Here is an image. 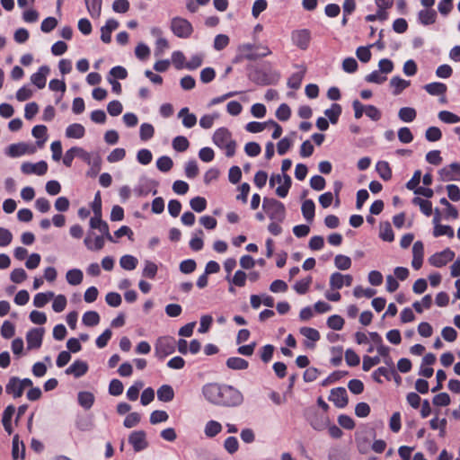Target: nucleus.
<instances>
[{
	"instance_id": "nucleus-1",
	"label": "nucleus",
	"mask_w": 460,
	"mask_h": 460,
	"mask_svg": "<svg viewBox=\"0 0 460 460\" xmlns=\"http://www.w3.org/2000/svg\"><path fill=\"white\" fill-rule=\"evenodd\" d=\"M202 393L209 402L218 406L237 407L243 402V394L232 385L207 384Z\"/></svg>"
},
{
	"instance_id": "nucleus-2",
	"label": "nucleus",
	"mask_w": 460,
	"mask_h": 460,
	"mask_svg": "<svg viewBox=\"0 0 460 460\" xmlns=\"http://www.w3.org/2000/svg\"><path fill=\"white\" fill-rule=\"evenodd\" d=\"M213 142L221 149L226 150V155L231 157L235 153L236 142L232 138L230 131L226 128L217 129L213 135Z\"/></svg>"
},
{
	"instance_id": "nucleus-3",
	"label": "nucleus",
	"mask_w": 460,
	"mask_h": 460,
	"mask_svg": "<svg viewBox=\"0 0 460 460\" xmlns=\"http://www.w3.org/2000/svg\"><path fill=\"white\" fill-rule=\"evenodd\" d=\"M262 208L272 220L282 221L285 218V206L275 199L264 198L262 201Z\"/></svg>"
},
{
	"instance_id": "nucleus-4",
	"label": "nucleus",
	"mask_w": 460,
	"mask_h": 460,
	"mask_svg": "<svg viewBox=\"0 0 460 460\" xmlns=\"http://www.w3.org/2000/svg\"><path fill=\"white\" fill-rule=\"evenodd\" d=\"M171 30L173 34L181 39H188L193 32L191 23L181 17H174L171 20Z\"/></svg>"
},
{
	"instance_id": "nucleus-5",
	"label": "nucleus",
	"mask_w": 460,
	"mask_h": 460,
	"mask_svg": "<svg viewBox=\"0 0 460 460\" xmlns=\"http://www.w3.org/2000/svg\"><path fill=\"white\" fill-rule=\"evenodd\" d=\"M276 183L279 184L276 189V194L279 198H285L291 187L292 181L290 176L286 173L283 175L273 174L270 179V186L274 187Z\"/></svg>"
},
{
	"instance_id": "nucleus-6",
	"label": "nucleus",
	"mask_w": 460,
	"mask_h": 460,
	"mask_svg": "<svg viewBox=\"0 0 460 460\" xmlns=\"http://www.w3.org/2000/svg\"><path fill=\"white\" fill-rule=\"evenodd\" d=\"M155 355L164 358L175 350V340L172 337H160L155 346Z\"/></svg>"
},
{
	"instance_id": "nucleus-7",
	"label": "nucleus",
	"mask_w": 460,
	"mask_h": 460,
	"mask_svg": "<svg viewBox=\"0 0 460 460\" xmlns=\"http://www.w3.org/2000/svg\"><path fill=\"white\" fill-rule=\"evenodd\" d=\"M291 40L298 49L305 50L310 44L311 32L307 29L295 30L291 32Z\"/></svg>"
},
{
	"instance_id": "nucleus-8",
	"label": "nucleus",
	"mask_w": 460,
	"mask_h": 460,
	"mask_svg": "<svg viewBox=\"0 0 460 460\" xmlns=\"http://www.w3.org/2000/svg\"><path fill=\"white\" fill-rule=\"evenodd\" d=\"M280 75L278 72L267 73L262 70H256L251 76L252 80L260 85H269L276 84Z\"/></svg>"
},
{
	"instance_id": "nucleus-9",
	"label": "nucleus",
	"mask_w": 460,
	"mask_h": 460,
	"mask_svg": "<svg viewBox=\"0 0 460 460\" xmlns=\"http://www.w3.org/2000/svg\"><path fill=\"white\" fill-rule=\"evenodd\" d=\"M455 258V252L449 248L445 249L440 252H437L429 258V262L437 268H441L447 265Z\"/></svg>"
},
{
	"instance_id": "nucleus-10",
	"label": "nucleus",
	"mask_w": 460,
	"mask_h": 460,
	"mask_svg": "<svg viewBox=\"0 0 460 460\" xmlns=\"http://www.w3.org/2000/svg\"><path fill=\"white\" fill-rule=\"evenodd\" d=\"M43 335V328H33L30 330L26 335L28 349H39L41 346Z\"/></svg>"
},
{
	"instance_id": "nucleus-11",
	"label": "nucleus",
	"mask_w": 460,
	"mask_h": 460,
	"mask_svg": "<svg viewBox=\"0 0 460 460\" xmlns=\"http://www.w3.org/2000/svg\"><path fill=\"white\" fill-rule=\"evenodd\" d=\"M353 278L351 275H343L340 272H334L330 277V287L333 290L341 289L343 286H351Z\"/></svg>"
},
{
	"instance_id": "nucleus-12",
	"label": "nucleus",
	"mask_w": 460,
	"mask_h": 460,
	"mask_svg": "<svg viewBox=\"0 0 460 460\" xmlns=\"http://www.w3.org/2000/svg\"><path fill=\"white\" fill-rule=\"evenodd\" d=\"M442 181H460V164L452 163L439 171Z\"/></svg>"
},
{
	"instance_id": "nucleus-13",
	"label": "nucleus",
	"mask_w": 460,
	"mask_h": 460,
	"mask_svg": "<svg viewBox=\"0 0 460 460\" xmlns=\"http://www.w3.org/2000/svg\"><path fill=\"white\" fill-rule=\"evenodd\" d=\"M21 170L24 174L44 175L48 171V164L45 161H40L36 164L23 163Z\"/></svg>"
},
{
	"instance_id": "nucleus-14",
	"label": "nucleus",
	"mask_w": 460,
	"mask_h": 460,
	"mask_svg": "<svg viewBox=\"0 0 460 460\" xmlns=\"http://www.w3.org/2000/svg\"><path fill=\"white\" fill-rule=\"evenodd\" d=\"M90 226L92 229L99 230L105 236V238L108 241L112 242V243L115 242V240L113 239L112 235L110 233L108 224L102 219V215H100V216L94 215L90 219Z\"/></svg>"
},
{
	"instance_id": "nucleus-15",
	"label": "nucleus",
	"mask_w": 460,
	"mask_h": 460,
	"mask_svg": "<svg viewBox=\"0 0 460 460\" xmlns=\"http://www.w3.org/2000/svg\"><path fill=\"white\" fill-rule=\"evenodd\" d=\"M329 400L332 402L336 407L344 408L349 402L346 389L343 387L332 389Z\"/></svg>"
},
{
	"instance_id": "nucleus-16",
	"label": "nucleus",
	"mask_w": 460,
	"mask_h": 460,
	"mask_svg": "<svg viewBox=\"0 0 460 460\" xmlns=\"http://www.w3.org/2000/svg\"><path fill=\"white\" fill-rule=\"evenodd\" d=\"M128 442L133 446L137 452L141 451L147 447L146 433L142 430L132 432L129 435Z\"/></svg>"
},
{
	"instance_id": "nucleus-17",
	"label": "nucleus",
	"mask_w": 460,
	"mask_h": 460,
	"mask_svg": "<svg viewBox=\"0 0 460 460\" xmlns=\"http://www.w3.org/2000/svg\"><path fill=\"white\" fill-rule=\"evenodd\" d=\"M34 149L30 148V146L25 143H18L12 144L8 146L6 150V155L11 157H18L22 156L27 153H33Z\"/></svg>"
},
{
	"instance_id": "nucleus-18",
	"label": "nucleus",
	"mask_w": 460,
	"mask_h": 460,
	"mask_svg": "<svg viewBox=\"0 0 460 460\" xmlns=\"http://www.w3.org/2000/svg\"><path fill=\"white\" fill-rule=\"evenodd\" d=\"M49 73V67L42 66L39 68L37 73H34L31 77V83L35 84L39 89H42L46 85L47 75Z\"/></svg>"
},
{
	"instance_id": "nucleus-19",
	"label": "nucleus",
	"mask_w": 460,
	"mask_h": 460,
	"mask_svg": "<svg viewBox=\"0 0 460 460\" xmlns=\"http://www.w3.org/2000/svg\"><path fill=\"white\" fill-rule=\"evenodd\" d=\"M5 392L12 394L13 398H19L22 395L23 390L18 377H11L5 386Z\"/></svg>"
},
{
	"instance_id": "nucleus-20",
	"label": "nucleus",
	"mask_w": 460,
	"mask_h": 460,
	"mask_svg": "<svg viewBox=\"0 0 460 460\" xmlns=\"http://www.w3.org/2000/svg\"><path fill=\"white\" fill-rule=\"evenodd\" d=\"M104 238L105 236L98 235L93 239V233L89 232L84 239V244L89 250L99 251L102 250L104 246Z\"/></svg>"
},
{
	"instance_id": "nucleus-21",
	"label": "nucleus",
	"mask_w": 460,
	"mask_h": 460,
	"mask_svg": "<svg viewBox=\"0 0 460 460\" xmlns=\"http://www.w3.org/2000/svg\"><path fill=\"white\" fill-rule=\"evenodd\" d=\"M88 370V365L82 360H75L69 367L66 368L67 375H73L75 377L84 376Z\"/></svg>"
},
{
	"instance_id": "nucleus-22",
	"label": "nucleus",
	"mask_w": 460,
	"mask_h": 460,
	"mask_svg": "<svg viewBox=\"0 0 460 460\" xmlns=\"http://www.w3.org/2000/svg\"><path fill=\"white\" fill-rule=\"evenodd\" d=\"M178 117L181 118L182 125L187 128L194 127L197 123L196 115L190 113L189 108L187 107L181 109V111L178 113Z\"/></svg>"
},
{
	"instance_id": "nucleus-23",
	"label": "nucleus",
	"mask_w": 460,
	"mask_h": 460,
	"mask_svg": "<svg viewBox=\"0 0 460 460\" xmlns=\"http://www.w3.org/2000/svg\"><path fill=\"white\" fill-rule=\"evenodd\" d=\"M418 18L423 25L433 24L437 19V12L434 9H423L419 12Z\"/></svg>"
},
{
	"instance_id": "nucleus-24",
	"label": "nucleus",
	"mask_w": 460,
	"mask_h": 460,
	"mask_svg": "<svg viewBox=\"0 0 460 460\" xmlns=\"http://www.w3.org/2000/svg\"><path fill=\"white\" fill-rule=\"evenodd\" d=\"M392 375H396L394 368H387L385 367H380L375 370L372 374L373 379L377 383H382L381 376L385 377L387 380H391Z\"/></svg>"
},
{
	"instance_id": "nucleus-25",
	"label": "nucleus",
	"mask_w": 460,
	"mask_h": 460,
	"mask_svg": "<svg viewBox=\"0 0 460 460\" xmlns=\"http://www.w3.org/2000/svg\"><path fill=\"white\" fill-rule=\"evenodd\" d=\"M84 133V126L79 123L71 124L66 129V136L69 138H82Z\"/></svg>"
},
{
	"instance_id": "nucleus-26",
	"label": "nucleus",
	"mask_w": 460,
	"mask_h": 460,
	"mask_svg": "<svg viewBox=\"0 0 460 460\" xmlns=\"http://www.w3.org/2000/svg\"><path fill=\"white\" fill-rule=\"evenodd\" d=\"M409 85L410 81L402 79L399 76H394L390 80V86L393 88V93L394 95L400 94Z\"/></svg>"
},
{
	"instance_id": "nucleus-27",
	"label": "nucleus",
	"mask_w": 460,
	"mask_h": 460,
	"mask_svg": "<svg viewBox=\"0 0 460 460\" xmlns=\"http://www.w3.org/2000/svg\"><path fill=\"white\" fill-rule=\"evenodd\" d=\"M379 237L385 242H392L394 234L389 222H382L379 226Z\"/></svg>"
},
{
	"instance_id": "nucleus-28",
	"label": "nucleus",
	"mask_w": 460,
	"mask_h": 460,
	"mask_svg": "<svg viewBox=\"0 0 460 460\" xmlns=\"http://www.w3.org/2000/svg\"><path fill=\"white\" fill-rule=\"evenodd\" d=\"M174 397V391L169 385H164L157 390V398L161 402H171Z\"/></svg>"
},
{
	"instance_id": "nucleus-29",
	"label": "nucleus",
	"mask_w": 460,
	"mask_h": 460,
	"mask_svg": "<svg viewBox=\"0 0 460 460\" xmlns=\"http://www.w3.org/2000/svg\"><path fill=\"white\" fill-rule=\"evenodd\" d=\"M47 127L44 125H37L32 128V136L38 139L37 145L42 147L47 140Z\"/></svg>"
},
{
	"instance_id": "nucleus-30",
	"label": "nucleus",
	"mask_w": 460,
	"mask_h": 460,
	"mask_svg": "<svg viewBox=\"0 0 460 460\" xmlns=\"http://www.w3.org/2000/svg\"><path fill=\"white\" fill-rule=\"evenodd\" d=\"M424 89L430 95H443L447 90V87L445 84L439 82H434L428 84L424 86Z\"/></svg>"
},
{
	"instance_id": "nucleus-31",
	"label": "nucleus",
	"mask_w": 460,
	"mask_h": 460,
	"mask_svg": "<svg viewBox=\"0 0 460 460\" xmlns=\"http://www.w3.org/2000/svg\"><path fill=\"white\" fill-rule=\"evenodd\" d=\"M89 14L93 18H99L102 12V0H84Z\"/></svg>"
},
{
	"instance_id": "nucleus-32",
	"label": "nucleus",
	"mask_w": 460,
	"mask_h": 460,
	"mask_svg": "<svg viewBox=\"0 0 460 460\" xmlns=\"http://www.w3.org/2000/svg\"><path fill=\"white\" fill-rule=\"evenodd\" d=\"M226 366L234 370H243L248 367L249 363L242 358L232 357L226 360Z\"/></svg>"
},
{
	"instance_id": "nucleus-33",
	"label": "nucleus",
	"mask_w": 460,
	"mask_h": 460,
	"mask_svg": "<svg viewBox=\"0 0 460 460\" xmlns=\"http://www.w3.org/2000/svg\"><path fill=\"white\" fill-rule=\"evenodd\" d=\"M222 430V425L216 420H209L206 423L204 433L208 438H214Z\"/></svg>"
},
{
	"instance_id": "nucleus-34",
	"label": "nucleus",
	"mask_w": 460,
	"mask_h": 460,
	"mask_svg": "<svg viewBox=\"0 0 460 460\" xmlns=\"http://www.w3.org/2000/svg\"><path fill=\"white\" fill-rule=\"evenodd\" d=\"M83 271L78 269L69 270L66 272V281L72 286H77L83 281Z\"/></svg>"
},
{
	"instance_id": "nucleus-35",
	"label": "nucleus",
	"mask_w": 460,
	"mask_h": 460,
	"mask_svg": "<svg viewBox=\"0 0 460 460\" xmlns=\"http://www.w3.org/2000/svg\"><path fill=\"white\" fill-rule=\"evenodd\" d=\"M376 169L384 181H389L392 178V170L387 162L379 161L376 165Z\"/></svg>"
},
{
	"instance_id": "nucleus-36",
	"label": "nucleus",
	"mask_w": 460,
	"mask_h": 460,
	"mask_svg": "<svg viewBox=\"0 0 460 460\" xmlns=\"http://www.w3.org/2000/svg\"><path fill=\"white\" fill-rule=\"evenodd\" d=\"M314 208L315 206L312 199H306L302 204V214L308 222H312L314 217Z\"/></svg>"
},
{
	"instance_id": "nucleus-37",
	"label": "nucleus",
	"mask_w": 460,
	"mask_h": 460,
	"mask_svg": "<svg viewBox=\"0 0 460 460\" xmlns=\"http://www.w3.org/2000/svg\"><path fill=\"white\" fill-rule=\"evenodd\" d=\"M21 447V458L23 459L25 456V446L23 442L19 441V436L15 435L13 438L12 445V456L14 460L19 458V452Z\"/></svg>"
},
{
	"instance_id": "nucleus-38",
	"label": "nucleus",
	"mask_w": 460,
	"mask_h": 460,
	"mask_svg": "<svg viewBox=\"0 0 460 460\" xmlns=\"http://www.w3.org/2000/svg\"><path fill=\"white\" fill-rule=\"evenodd\" d=\"M94 402V396L90 392H80L78 394V402L84 409H90Z\"/></svg>"
},
{
	"instance_id": "nucleus-39",
	"label": "nucleus",
	"mask_w": 460,
	"mask_h": 460,
	"mask_svg": "<svg viewBox=\"0 0 460 460\" xmlns=\"http://www.w3.org/2000/svg\"><path fill=\"white\" fill-rule=\"evenodd\" d=\"M76 156L80 157L83 161L87 163L89 165H94L98 167L99 155L92 156L90 153L86 152L81 147H77Z\"/></svg>"
},
{
	"instance_id": "nucleus-40",
	"label": "nucleus",
	"mask_w": 460,
	"mask_h": 460,
	"mask_svg": "<svg viewBox=\"0 0 460 460\" xmlns=\"http://www.w3.org/2000/svg\"><path fill=\"white\" fill-rule=\"evenodd\" d=\"M271 54V50L267 46H257L255 53H246L245 58L248 60H255L264 58Z\"/></svg>"
},
{
	"instance_id": "nucleus-41",
	"label": "nucleus",
	"mask_w": 460,
	"mask_h": 460,
	"mask_svg": "<svg viewBox=\"0 0 460 460\" xmlns=\"http://www.w3.org/2000/svg\"><path fill=\"white\" fill-rule=\"evenodd\" d=\"M416 111L415 109L413 108H411V107H403L402 109H400L399 112H398V117L400 118L401 120L404 121V122H411L415 119L416 118Z\"/></svg>"
},
{
	"instance_id": "nucleus-42",
	"label": "nucleus",
	"mask_w": 460,
	"mask_h": 460,
	"mask_svg": "<svg viewBox=\"0 0 460 460\" xmlns=\"http://www.w3.org/2000/svg\"><path fill=\"white\" fill-rule=\"evenodd\" d=\"M351 259L349 256L338 254L334 258V265L341 270H349L351 267Z\"/></svg>"
},
{
	"instance_id": "nucleus-43",
	"label": "nucleus",
	"mask_w": 460,
	"mask_h": 460,
	"mask_svg": "<svg viewBox=\"0 0 460 460\" xmlns=\"http://www.w3.org/2000/svg\"><path fill=\"white\" fill-rule=\"evenodd\" d=\"M137 259L132 255H124L119 260L121 268L126 270H133L137 265Z\"/></svg>"
},
{
	"instance_id": "nucleus-44",
	"label": "nucleus",
	"mask_w": 460,
	"mask_h": 460,
	"mask_svg": "<svg viewBox=\"0 0 460 460\" xmlns=\"http://www.w3.org/2000/svg\"><path fill=\"white\" fill-rule=\"evenodd\" d=\"M82 321L86 326H95L100 322V315L95 311H88L83 315Z\"/></svg>"
},
{
	"instance_id": "nucleus-45",
	"label": "nucleus",
	"mask_w": 460,
	"mask_h": 460,
	"mask_svg": "<svg viewBox=\"0 0 460 460\" xmlns=\"http://www.w3.org/2000/svg\"><path fill=\"white\" fill-rule=\"evenodd\" d=\"M341 113V107L340 104L333 103L330 109L324 111L325 116L328 117L332 124L338 121V119Z\"/></svg>"
},
{
	"instance_id": "nucleus-46",
	"label": "nucleus",
	"mask_w": 460,
	"mask_h": 460,
	"mask_svg": "<svg viewBox=\"0 0 460 460\" xmlns=\"http://www.w3.org/2000/svg\"><path fill=\"white\" fill-rule=\"evenodd\" d=\"M190 142L187 137L178 136L172 140V147L178 152H184L189 148Z\"/></svg>"
},
{
	"instance_id": "nucleus-47",
	"label": "nucleus",
	"mask_w": 460,
	"mask_h": 460,
	"mask_svg": "<svg viewBox=\"0 0 460 460\" xmlns=\"http://www.w3.org/2000/svg\"><path fill=\"white\" fill-rule=\"evenodd\" d=\"M53 296H54L53 292L38 293L34 296L33 305L39 308L43 307L49 301V299L52 298Z\"/></svg>"
},
{
	"instance_id": "nucleus-48",
	"label": "nucleus",
	"mask_w": 460,
	"mask_h": 460,
	"mask_svg": "<svg viewBox=\"0 0 460 460\" xmlns=\"http://www.w3.org/2000/svg\"><path fill=\"white\" fill-rule=\"evenodd\" d=\"M144 383L142 381H136L127 391V397L130 401H136L138 398L139 391L143 388Z\"/></svg>"
},
{
	"instance_id": "nucleus-49",
	"label": "nucleus",
	"mask_w": 460,
	"mask_h": 460,
	"mask_svg": "<svg viewBox=\"0 0 460 460\" xmlns=\"http://www.w3.org/2000/svg\"><path fill=\"white\" fill-rule=\"evenodd\" d=\"M172 165H173L172 160L169 156H166V155L161 156L156 161V166H157L158 170H160L161 172H169L172 168Z\"/></svg>"
},
{
	"instance_id": "nucleus-50",
	"label": "nucleus",
	"mask_w": 460,
	"mask_h": 460,
	"mask_svg": "<svg viewBox=\"0 0 460 460\" xmlns=\"http://www.w3.org/2000/svg\"><path fill=\"white\" fill-rule=\"evenodd\" d=\"M327 325L332 330L340 331L343 328L344 320L341 316L333 314L328 318Z\"/></svg>"
},
{
	"instance_id": "nucleus-51",
	"label": "nucleus",
	"mask_w": 460,
	"mask_h": 460,
	"mask_svg": "<svg viewBox=\"0 0 460 460\" xmlns=\"http://www.w3.org/2000/svg\"><path fill=\"white\" fill-rule=\"evenodd\" d=\"M386 79L387 77L380 70H375L366 76L367 82L377 84H383Z\"/></svg>"
},
{
	"instance_id": "nucleus-52",
	"label": "nucleus",
	"mask_w": 460,
	"mask_h": 460,
	"mask_svg": "<svg viewBox=\"0 0 460 460\" xmlns=\"http://www.w3.org/2000/svg\"><path fill=\"white\" fill-rule=\"evenodd\" d=\"M300 333L310 340L313 342H315L320 340V333L317 330L311 327H302L300 328Z\"/></svg>"
},
{
	"instance_id": "nucleus-53",
	"label": "nucleus",
	"mask_w": 460,
	"mask_h": 460,
	"mask_svg": "<svg viewBox=\"0 0 460 460\" xmlns=\"http://www.w3.org/2000/svg\"><path fill=\"white\" fill-rule=\"evenodd\" d=\"M305 75V71L294 73L288 81V85L291 89H298Z\"/></svg>"
},
{
	"instance_id": "nucleus-54",
	"label": "nucleus",
	"mask_w": 460,
	"mask_h": 460,
	"mask_svg": "<svg viewBox=\"0 0 460 460\" xmlns=\"http://www.w3.org/2000/svg\"><path fill=\"white\" fill-rule=\"evenodd\" d=\"M434 236L447 235L452 238L454 236V230L450 226L436 225L433 232Z\"/></svg>"
},
{
	"instance_id": "nucleus-55",
	"label": "nucleus",
	"mask_w": 460,
	"mask_h": 460,
	"mask_svg": "<svg viewBox=\"0 0 460 460\" xmlns=\"http://www.w3.org/2000/svg\"><path fill=\"white\" fill-rule=\"evenodd\" d=\"M190 205L194 211L200 213L206 209L207 201L202 197H195L190 199Z\"/></svg>"
},
{
	"instance_id": "nucleus-56",
	"label": "nucleus",
	"mask_w": 460,
	"mask_h": 460,
	"mask_svg": "<svg viewBox=\"0 0 460 460\" xmlns=\"http://www.w3.org/2000/svg\"><path fill=\"white\" fill-rule=\"evenodd\" d=\"M438 118L445 123L455 124L460 121V117L447 111H442L438 113Z\"/></svg>"
},
{
	"instance_id": "nucleus-57",
	"label": "nucleus",
	"mask_w": 460,
	"mask_h": 460,
	"mask_svg": "<svg viewBox=\"0 0 460 460\" xmlns=\"http://www.w3.org/2000/svg\"><path fill=\"white\" fill-rule=\"evenodd\" d=\"M380 362H381V358L379 356H375V357L364 356L363 363H362V369L364 371H369L373 367L378 365Z\"/></svg>"
},
{
	"instance_id": "nucleus-58",
	"label": "nucleus",
	"mask_w": 460,
	"mask_h": 460,
	"mask_svg": "<svg viewBox=\"0 0 460 460\" xmlns=\"http://www.w3.org/2000/svg\"><path fill=\"white\" fill-rule=\"evenodd\" d=\"M311 283L312 278L308 277L306 279L297 281L294 285V289L300 295L305 294L308 291Z\"/></svg>"
},
{
	"instance_id": "nucleus-59",
	"label": "nucleus",
	"mask_w": 460,
	"mask_h": 460,
	"mask_svg": "<svg viewBox=\"0 0 460 460\" xmlns=\"http://www.w3.org/2000/svg\"><path fill=\"white\" fill-rule=\"evenodd\" d=\"M247 274L243 270H237L233 278H230V283L237 287H244Z\"/></svg>"
},
{
	"instance_id": "nucleus-60",
	"label": "nucleus",
	"mask_w": 460,
	"mask_h": 460,
	"mask_svg": "<svg viewBox=\"0 0 460 460\" xmlns=\"http://www.w3.org/2000/svg\"><path fill=\"white\" fill-rule=\"evenodd\" d=\"M155 133L154 127L151 124L144 123L140 126V138L144 141H146L153 137Z\"/></svg>"
},
{
	"instance_id": "nucleus-61",
	"label": "nucleus",
	"mask_w": 460,
	"mask_h": 460,
	"mask_svg": "<svg viewBox=\"0 0 460 460\" xmlns=\"http://www.w3.org/2000/svg\"><path fill=\"white\" fill-rule=\"evenodd\" d=\"M345 360L349 367H356L359 364L360 358L358 355L350 349L345 351Z\"/></svg>"
},
{
	"instance_id": "nucleus-62",
	"label": "nucleus",
	"mask_w": 460,
	"mask_h": 460,
	"mask_svg": "<svg viewBox=\"0 0 460 460\" xmlns=\"http://www.w3.org/2000/svg\"><path fill=\"white\" fill-rule=\"evenodd\" d=\"M124 389L123 384L119 379H112L109 385V393L111 395L118 396L122 394Z\"/></svg>"
},
{
	"instance_id": "nucleus-63",
	"label": "nucleus",
	"mask_w": 460,
	"mask_h": 460,
	"mask_svg": "<svg viewBox=\"0 0 460 460\" xmlns=\"http://www.w3.org/2000/svg\"><path fill=\"white\" fill-rule=\"evenodd\" d=\"M157 273V266L150 261L145 262V268L143 270V276L148 279H154Z\"/></svg>"
},
{
	"instance_id": "nucleus-64",
	"label": "nucleus",
	"mask_w": 460,
	"mask_h": 460,
	"mask_svg": "<svg viewBox=\"0 0 460 460\" xmlns=\"http://www.w3.org/2000/svg\"><path fill=\"white\" fill-rule=\"evenodd\" d=\"M224 447L229 454H234L239 447V443L236 438L229 437L224 442Z\"/></svg>"
}]
</instances>
